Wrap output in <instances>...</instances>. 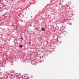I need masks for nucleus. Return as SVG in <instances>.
Segmentation results:
<instances>
[{
  "label": "nucleus",
  "instance_id": "nucleus-1",
  "mask_svg": "<svg viewBox=\"0 0 79 79\" xmlns=\"http://www.w3.org/2000/svg\"><path fill=\"white\" fill-rule=\"evenodd\" d=\"M42 31H45V29L44 28H41Z\"/></svg>",
  "mask_w": 79,
  "mask_h": 79
},
{
  "label": "nucleus",
  "instance_id": "nucleus-5",
  "mask_svg": "<svg viewBox=\"0 0 79 79\" xmlns=\"http://www.w3.org/2000/svg\"><path fill=\"white\" fill-rule=\"evenodd\" d=\"M29 26H32V25L31 24L30 25L28 26V27H29Z\"/></svg>",
  "mask_w": 79,
  "mask_h": 79
},
{
  "label": "nucleus",
  "instance_id": "nucleus-4",
  "mask_svg": "<svg viewBox=\"0 0 79 79\" xmlns=\"http://www.w3.org/2000/svg\"><path fill=\"white\" fill-rule=\"evenodd\" d=\"M21 39H22V40H23L24 39H23V38L22 37L21 38Z\"/></svg>",
  "mask_w": 79,
  "mask_h": 79
},
{
  "label": "nucleus",
  "instance_id": "nucleus-3",
  "mask_svg": "<svg viewBox=\"0 0 79 79\" xmlns=\"http://www.w3.org/2000/svg\"><path fill=\"white\" fill-rule=\"evenodd\" d=\"M11 26H12V27H15V26L14 25H12Z\"/></svg>",
  "mask_w": 79,
  "mask_h": 79
},
{
  "label": "nucleus",
  "instance_id": "nucleus-2",
  "mask_svg": "<svg viewBox=\"0 0 79 79\" xmlns=\"http://www.w3.org/2000/svg\"><path fill=\"white\" fill-rule=\"evenodd\" d=\"M19 47H20V48H22L23 47V45H19Z\"/></svg>",
  "mask_w": 79,
  "mask_h": 79
}]
</instances>
